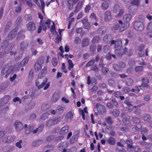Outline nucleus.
I'll use <instances>...</instances> for the list:
<instances>
[{"label": "nucleus", "mask_w": 152, "mask_h": 152, "mask_svg": "<svg viewBox=\"0 0 152 152\" xmlns=\"http://www.w3.org/2000/svg\"><path fill=\"white\" fill-rule=\"evenodd\" d=\"M100 38L99 37L96 36L94 37L91 41L93 43H95L98 42Z\"/></svg>", "instance_id": "79ce46f5"}, {"label": "nucleus", "mask_w": 152, "mask_h": 152, "mask_svg": "<svg viewBox=\"0 0 152 152\" xmlns=\"http://www.w3.org/2000/svg\"><path fill=\"white\" fill-rule=\"evenodd\" d=\"M13 67L12 66H9L6 65L3 68L1 71L2 75H5V77L7 78L9 75L11 73L13 69Z\"/></svg>", "instance_id": "f03ea898"}, {"label": "nucleus", "mask_w": 152, "mask_h": 152, "mask_svg": "<svg viewBox=\"0 0 152 152\" xmlns=\"http://www.w3.org/2000/svg\"><path fill=\"white\" fill-rule=\"evenodd\" d=\"M67 143L66 142H61L59 145L58 148H64V145H66Z\"/></svg>", "instance_id": "338daca9"}, {"label": "nucleus", "mask_w": 152, "mask_h": 152, "mask_svg": "<svg viewBox=\"0 0 152 152\" xmlns=\"http://www.w3.org/2000/svg\"><path fill=\"white\" fill-rule=\"evenodd\" d=\"M119 8V6L118 4H116L114 7L113 10V12L115 13H116L117 10Z\"/></svg>", "instance_id": "680f3d73"}, {"label": "nucleus", "mask_w": 152, "mask_h": 152, "mask_svg": "<svg viewBox=\"0 0 152 152\" xmlns=\"http://www.w3.org/2000/svg\"><path fill=\"white\" fill-rule=\"evenodd\" d=\"M27 27L28 30L30 31H33L36 28L35 24L33 22L30 21L27 25Z\"/></svg>", "instance_id": "1a4fd4ad"}, {"label": "nucleus", "mask_w": 152, "mask_h": 152, "mask_svg": "<svg viewBox=\"0 0 152 152\" xmlns=\"http://www.w3.org/2000/svg\"><path fill=\"white\" fill-rule=\"evenodd\" d=\"M113 115L115 117L118 116L119 114V112L118 110H115L112 113Z\"/></svg>", "instance_id": "052dcab7"}, {"label": "nucleus", "mask_w": 152, "mask_h": 152, "mask_svg": "<svg viewBox=\"0 0 152 152\" xmlns=\"http://www.w3.org/2000/svg\"><path fill=\"white\" fill-rule=\"evenodd\" d=\"M51 21L50 19H48L47 21L44 23L41 24L42 25H40L38 28L37 32L39 33L42 30V27L43 30L45 31L47 27L49 28L51 24Z\"/></svg>", "instance_id": "7ed1b4c3"}, {"label": "nucleus", "mask_w": 152, "mask_h": 152, "mask_svg": "<svg viewBox=\"0 0 152 152\" xmlns=\"http://www.w3.org/2000/svg\"><path fill=\"white\" fill-rule=\"evenodd\" d=\"M91 70L94 71L96 72H97L99 71V69L97 66L96 65H94L91 67Z\"/></svg>", "instance_id": "8fccbe9b"}, {"label": "nucleus", "mask_w": 152, "mask_h": 152, "mask_svg": "<svg viewBox=\"0 0 152 152\" xmlns=\"http://www.w3.org/2000/svg\"><path fill=\"white\" fill-rule=\"evenodd\" d=\"M107 142L109 144L113 145L115 144V140L113 137H110L107 140Z\"/></svg>", "instance_id": "6ab92c4d"}, {"label": "nucleus", "mask_w": 152, "mask_h": 152, "mask_svg": "<svg viewBox=\"0 0 152 152\" xmlns=\"http://www.w3.org/2000/svg\"><path fill=\"white\" fill-rule=\"evenodd\" d=\"M10 96L9 95L5 96L2 99V100L4 102V103H6L10 99Z\"/></svg>", "instance_id": "a19ab883"}, {"label": "nucleus", "mask_w": 152, "mask_h": 152, "mask_svg": "<svg viewBox=\"0 0 152 152\" xmlns=\"http://www.w3.org/2000/svg\"><path fill=\"white\" fill-rule=\"evenodd\" d=\"M15 138L14 135L6 136L3 139V141L5 143H10L13 142Z\"/></svg>", "instance_id": "6e6552de"}, {"label": "nucleus", "mask_w": 152, "mask_h": 152, "mask_svg": "<svg viewBox=\"0 0 152 152\" xmlns=\"http://www.w3.org/2000/svg\"><path fill=\"white\" fill-rule=\"evenodd\" d=\"M15 128L17 131L21 130L23 128L22 123L18 121H16L15 123Z\"/></svg>", "instance_id": "9d476101"}, {"label": "nucleus", "mask_w": 152, "mask_h": 152, "mask_svg": "<svg viewBox=\"0 0 152 152\" xmlns=\"http://www.w3.org/2000/svg\"><path fill=\"white\" fill-rule=\"evenodd\" d=\"M115 53L117 56H121L124 54V53L122 52L121 48L115 49Z\"/></svg>", "instance_id": "b1692460"}, {"label": "nucleus", "mask_w": 152, "mask_h": 152, "mask_svg": "<svg viewBox=\"0 0 152 152\" xmlns=\"http://www.w3.org/2000/svg\"><path fill=\"white\" fill-rule=\"evenodd\" d=\"M6 132L4 130L0 131V139L5 136Z\"/></svg>", "instance_id": "e2e57ef3"}, {"label": "nucleus", "mask_w": 152, "mask_h": 152, "mask_svg": "<svg viewBox=\"0 0 152 152\" xmlns=\"http://www.w3.org/2000/svg\"><path fill=\"white\" fill-rule=\"evenodd\" d=\"M140 0H133L131 2V4H132L138 6L139 5Z\"/></svg>", "instance_id": "3c124183"}, {"label": "nucleus", "mask_w": 152, "mask_h": 152, "mask_svg": "<svg viewBox=\"0 0 152 152\" xmlns=\"http://www.w3.org/2000/svg\"><path fill=\"white\" fill-rule=\"evenodd\" d=\"M102 72L104 74H106L108 71V69L105 67H103L102 69Z\"/></svg>", "instance_id": "774afa93"}, {"label": "nucleus", "mask_w": 152, "mask_h": 152, "mask_svg": "<svg viewBox=\"0 0 152 152\" xmlns=\"http://www.w3.org/2000/svg\"><path fill=\"white\" fill-rule=\"evenodd\" d=\"M28 45L27 42L25 41H23L20 44V49L22 50H24L26 49Z\"/></svg>", "instance_id": "5701e85b"}, {"label": "nucleus", "mask_w": 152, "mask_h": 152, "mask_svg": "<svg viewBox=\"0 0 152 152\" xmlns=\"http://www.w3.org/2000/svg\"><path fill=\"white\" fill-rule=\"evenodd\" d=\"M8 86V84L7 83H4L1 84L0 87V91H1L5 90Z\"/></svg>", "instance_id": "4c0bfd02"}, {"label": "nucleus", "mask_w": 152, "mask_h": 152, "mask_svg": "<svg viewBox=\"0 0 152 152\" xmlns=\"http://www.w3.org/2000/svg\"><path fill=\"white\" fill-rule=\"evenodd\" d=\"M108 2H103L101 6V8L103 10H105L107 9L109 6Z\"/></svg>", "instance_id": "cd10ccee"}, {"label": "nucleus", "mask_w": 152, "mask_h": 152, "mask_svg": "<svg viewBox=\"0 0 152 152\" xmlns=\"http://www.w3.org/2000/svg\"><path fill=\"white\" fill-rule=\"evenodd\" d=\"M52 64L54 66H56L58 63V60L57 59L56 57H53L52 59Z\"/></svg>", "instance_id": "c03bdc74"}, {"label": "nucleus", "mask_w": 152, "mask_h": 152, "mask_svg": "<svg viewBox=\"0 0 152 152\" xmlns=\"http://www.w3.org/2000/svg\"><path fill=\"white\" fill-rule=\"evenodd\" d=\"M133 27L134 29L139 31H141L144 28L143 23L140 21H136L134 22Z\"/></svg>", "instance_id": "39448f33"}, {"label": "nucleus", "mask_w": 152, "mask_h": 152, "mask_svg": "<svg viewBox=\"0 0 152 152\" xmlns=\"http://www.w3.org/2000/svg\"><path fill=\"white\" fill-rule=\"evenodd\" d=\"M125 143L127 144V147L130 148H133V146L132 145L133 142L132 140L130 139L127 140L126 141Z\"/></svg>", "instance_id": "c85d7f7f"}, {"label": "nucleus", "mask_w": 152, "mask_h": 152, "mask_svg": "<svg viewBox=\"0 0 152 152\" xmlns=\"http://www.w3.org/2000/svg\"><path fill=\"white\" fill-rule=\"evenodd\" d=\"M112 39V37L110 35H106L104 37V41L105 43H110Z\"/></svg>", "instance_id": "412c9836"}, {"label": "nucleus", "mask_w": 152, "mask_h": 152, "mask_svg": "<svg viewBox=\"0 0 152 152\" xmlns=\"http://www.w3.org/2000/svg\"><path fill=\"white\" fill-rule=\"evenodd\" d=\"M104 22H108L112 19V17L110 12L109 10L106 11L104 13Z\"/></svg>", "instance_id": "423d86ee"}, {"label": "nucleus", "mask_w": 152, "mask_h": 152, "mask_svg": "<svg viewBox=\"0 0 152 152\" xmlns=\"http://www.w3.org/2000/svg\"><path fill=\"white\" fill-rule=\"evenodd\" d=\"M48 105L46 104H44L42 105L41 108L42 110L45 111L47 110L48 109Z\"/></svg>", "instance_id": "5fc2aeb1"}, {"label": "nucleus", "mask_w": 152, "mask_h": 152, "mask_svg": "<svg viewBox=\"0 0 152 152\" xmlns=\"http://www.w3.org/2000/svg\"><path fill=\"white\" fill-rule=\"evenodd\" d=\"M16 33V32L14 30L10 32L8 35V39L10 40L12 39L15 37Z\"/></svg>", "instance_id": "4be33fe9"}, {"label": "nucleus", "mask_w": 152, "mask_h": 152, "mask_svg": "<svg viewBox=\"0 0 152 152\" xmlns=\"http://www.w3.org/2000/svg\"><path fill=\"white\" fill-rule=\"evenodd\" d=\"M94 63V59H91L87 64L86 65L87 66H90L92 65Z\"/></svg>", "instance_id": "69168bd1"}, {"label": "nucleus", "mask_w": 152, "mask_h": 152, "mask_svg": "<svg viewBox=\"0 0 152 152\" xmlns=\"http://www.w3.org/2000/svg\"><path fill=\"white\" fill-rule=\"evenodd\" d=\"M41 4V6L40 7V9L43 13L44 12V8L45 6V3L43 0H39Z\"/></svg>", "instance_id": "37998d69"}, {"label": "nucleus", "mask_w": 152, "mask_h": 152, "mask_svg": "<svg viewBox=\"0 0 152 152\" xmlns=\"http://www.w3.org/2000/svg\"><path fill=\"white\" fill-rule=\"evenodd\" d=\"M66 118L67 120H71L73 118V115L71 111L69 112L66 115Z\"/></svg>", "instance_id": "2f4dec72"}, {"label": "nucleus", "mask_w": 152, "mask_h": 152, "mask_svg": "<svg viewBox=\"0 0 152 152\" xmlns=\"http://www.w3.org/2000/svg\"><path fill=\"white\" fill-rule=\"evenodd\" d=\"M39 64L38 63H36L34 65L35 69L37 70H40L42 69V66L41 65L43 63V60L41 59L40 60V61H39V59L38 61Z\"/></svg>", "instance_id": "9b49d317"}, {"label": "nucleus", "mask_w": 152, "mask_h": 152, "mask_svg": "<svg viewBox=\"0 0 152 152\" xmlns=\"http://www.w3.org/2000/svg\"><path fill=\"white\" fill-rule=\"evenodd\" d=\"M29 60V57L27 56L25 58L20 64V66H23L27 65Z\"/></svg>", "instance_id": "2eb2a0df"}, {"label": "nucleus", "mask_w": 152, "mask_h": 152, "mask_svg": "<svg viewBox=\"0 0 152 152\" xmlns=\"http://www.w3.org/2000/svg\"><path fill=\"white\" fill-rule=\"evenodd\" d=\"M145 149L149 152H152V144L148 143Z\"/></svg>", "instance_id": "a18cd8bd"}, {"label": "nucleus", "mask_w": 152, "mask_h": 152, "mask_svg": "<svg viewBox=\"0 0 152 152\" xmlns=\"http://www.w3.org/2000/svg\"><path fill=\"white\" fill-rule=\"evenodd\" d=\"M61 118L60 117H57L53 118L49 120L46 123L47 127H49L52 126L60 121Z\"/></svg>", "instance_id": "20e7f679"}, {"label": "nucleus", "mask_w": 152, "mask_h": 152, "mask_svg": "<svg viewBox=\"0 0 152 152\" xmlns=\"http://www.w3.org/2000/svg\"><path fill=\"white\" fill-rule=\"evenodd\" d=\"M96 107L97 108L98 112L100 114H103L106 112L105 107L99 103L96 104Z\"/></svg>", "instance_id": "0eeeda50"}, {"label": "nucleus", "mask_w": 152, "mask_h": 152, "mask_svg": "<svg viewBox=\"0 0 152 152\" xmlns=\"http://www.w3.org/2000/svg\"><path fill=\"white\" fill-rule=\"evenodd\" d=\"M33 70L32 69L31 70L28 75V78L30 79H32L33 77Z\"/></svg>", "instance_id": "0e129e2a"}, {"label": "nucleus", "mask_w": 152, "mask_h": 152, "mask_svg": "<svg viewBox=\"0 0 152 152\" xmlns=\"http://www.w3.org/2000/svg\"><path fill=\"white\" fill-rule=\"evenodd\" d=\"M67 6L68 9L71 10L72 9L73 6L72 1L71 0H68L67 1Z\"/></svg>", "instance_id": "bb28decb"}, {"label": "nucleus", "mask_w": 152, "mask_h": 152, "mask_svg": "<svg viewBox=\"0 0 152 152\" xmlns=\"http://www.w3.org/2000/svg\"><path fill=\"white\" fill-rule=\"evenodd\" d=\"M125 83L127 86H131L133 85V81L132 79L127 78L126 80Z\"/></svg>", "instance_id": "393cba45"}, {"label": "nucleus", "mask_w": 152, "mask_h": 152, "mask_svg": "<svg viewBox=\"0 0 152 152\" xmlns=\"http://www.w3.org/2000/svg\"><path fill=\"white\" fill-rule=\"evenodd\" d=\"M89 18L91 21H96L97 18L94 13H92L90 15Z\"/></svg>", "instance_id": "e433bc0d"}, {"label": "nucleus", "mask_w": 152, "mask_h": 152, "mask_svg": "<svg viewBox=\"0 0 152 152\" xmlns=\"http://www.w3.org/2000/svg\"><path fill=\"white\" fill-rule=\"evenodd\" d=\"M22 56V53L20 54L19 56L18 54L16 53L15 54V59L16 61H18L19 60L21 57Z\"/></svg>", "instance_id": "603ef678"}, {"label": "nucleus", "mask_w": 152, "mask_h": 152, "mask_svg": "<svg viewBox=\"0 0 152 152\" xmlns=\"http://www.w3.org/2000/svg\"><path fill=\"white\" fill-rule=\"evenodd\" d=\"M132 18L131 15L129 13H127L124 15L123 17V20L125 22L128 23Z\"/></svg>", "instance_id": "f8f14e48"}, {"label": "nucleus", "mask_w": 152, "mask_h": 152, "mask_svg": "<svg viewBox=\"0 0 152 152\" xmlns=\"http://www.w3.org/2000/svg\"><path fill=\"white\" fill-rule=\"evenodd\" d=\"M41 140H37L33 142L32 143V145L34 147H37L41 145L42 142Z\"/></svg>", "instance_id": "72a5a7b5"}, {"label": "nucleus", "mask_w": 152, "mask_h": 152, "mask_svg": "<svg viewBox=\"0 0 152 152\" xmlns=\"http://www.w3.org/2000/svg\"><path fill=\"white\" fill-rule=\"evenodd\" d=\"M69 129V128L68 126L67 125H66L62 128L61 130H60V133L62 134H65L67 133Z\"/></svg>", "instance_id": "f3484780"}, {"label": "nucleus", "mask_w": 152, "mask_h": 152, "mask_svg": "<svg viewBox=\"0 0 152 152\" xmlns=\"http://www.w3.org/2000/svg\"><path fill=\"white\" fill-rule=\"evenodd\" d=\"M21 21V17H19L17 18L15 21V24L16 25H19Z\"/></svg>", "instance_id": "bf43d9fd"}, {"label": "nucleus", "mask_w": 152, "mask_h": 152, "mask_svg": "<svg viewBox=\"0 0 152 152\" xmlns=\"http://www.w3.org/2000/svg\"><path fill=\"white\" fill-rule=\"evenodd\" d=\"M49 114L48 111L44 113L41 117V119L42 120H44L46 118H47Z\"/></svg>", "instance_id": "58836bf2"}, {"label": "nucleus", "mask_w": 152, "mask_h": 152, "mask_svg": "<svg viewBox=\"0 0 152 152\" xmlns=\"http://www.w3.org/2000/svg\"><path fill=\"white\" fill-rule=\"evenodd\" d=\"M129 26V24L127 22H125L121 25L119 31L121 32L126 29Z\"/></svg>", "instance_id": "4468645a"}, {"label": "nucleus", "mask_w": 152, "mask_h": 152, "mask_svg": "<svg viewBox=\"0 0 152 152\" xmlns=\"http://www.w3.org/2000/svg\"><path fill=\"white\" fill-rule=\"evenodd\" d=\"M64 107L61 106H59L56 109V112L57 113H60L62 112L64 109Z\"/></svg>", "instance_id": "ea45409f"}, {"label": "nucleus", "mask_w": 152, "mask_h": 152, "mask_svg": "<svg viewBox=\"0 0 152 152\" xmlns=\"http://www.w3.org/2000/svg\"><path fill=\"white\" fill-rule=\"evenodd\" d=\"M68 69L69 70H71L72 68L73 67L74 65L70 59L68 60Z\"/></svg>", "instance_id": "c9c22d12"}, {"label": "nucleus", "mask_w": 152, "mask_h": 152, "mask_svg": "<svg viewBox=\"0 0 152 152\" xmlns=\"http://www.w3.org/2000/svg\"><path fill=\"white\" fill-rule=\"evenodd\" d=\"M143 68V67L142 66H138L135 67V70L136 72H140L142 71Z\"/></svg>", "instance_id": "09e8293b"}, {"label": "nucleus", "mask_w": 152, "mask_h": 152, "mask_svg": "<svg viewBox=\"0 0 152 152\" xmlns=\"http://www.w3.org/2000/svg\"><path fill=\"white\" fill-rule=\"evenodd\" d=\"M89 44V40L87 38H85L82 39V44L83 46H86Z\"/></svg>", "instance_id": "c756f323"}, {"label": "nucleus", "mask_w": 152, "mask_h": 152, "mask_svg": "<svg viewBox=\"0 0 152 152\" xmlns=\"http://www.w3.org/2000/svg\"><path fill=\"white\" fill-rule=\"evenodd\" d=\"M83 25V27L85 29H88L90 27V25L89 22H88Z\"/></svg>", "instance_id": "de8ad7c7"}, {"label": "nucleus", "mask_w": 152, "mask_h": 152, "mask_svg": "<svg viewBox=\"0 0 152 152\" xmlns=\"http://www.w3.org/2000/svg\"><path fill=\"white\" fill-rule=\"evenodd\" d=\"M34 127L33 126H30L29 127L27 128L25 131V133L26 134H29L30 133L32 132L33 129H34Z\"/></svg>", "instance_id": "7c9ffc66"}, {"label": "nucleus", "mask_w": 152, "mask_h": 152, "mask_svg": "<svg viewBox=\"0 0 152 152\" xmlns=\"http://www.w3.org/2000/svg\"><path fill=\"white\" fill-rule=\"evenodd\" d=\"M122 46V41L121 39H118L115 41V48H121Z\"/></svg>", "instance_id": "aec40b11"}, {"label": "nucleus", "mask_w": 152, "mask_h": 152, "mask_svg": "<svg viewBox=\"0 0 152 152\" xmlns=\"http://www.w3.org/2000/svg\"><path fill=\"white\" fill-rule=\"evenodd\" d=\"M120 27V26L118 24H115L112 28V30L113 31H115L118 30Z\"/></svg>", "instance_id": "864d4df0"}, {"label": "nucleus", "mask_w": 152, "mask_h": 152, "mask_svg": "<svg viewBox=\"0 0 152 152\" xmlns=\"http://www.w3.org/2000/svg\"><path fill=\"white\" fill-rule=\"evenodd\" d=\"M142 86L144 87H148L149 86L147 84L148 83L149 80L147 77H144L142 79Z\"/></svg>", "instance_id": "dca6fc26"}, {"label": "nucleus", "mask_w": 152, "mask_h": 152, "mask_svg": "<svg viewBox=\"0 0 152 152\" xmlns=\"http://www.w3.org/2000/svg\"><path fill=\"white\" fill-rule=\"evenodd\" d=\"M82 4V2L81 1H79L75 7V9L74 10L75 13L78 12L80 11V9L81 8Z\"/></svg>", "instance_id": "a211bd4d"}, {"label": "nucleus", "mask_w": 152, "mask_h": 152, "mask_svg": "<svg viewBox=\"0 0 152 152\" xmlns=\"http://www.w3.org/2000/svg\"><path fill=\"white\" fill-rule=\"evenodd\" d=\"M106 121L107 123L109 124H111L113 123V121L111 118L110 116H107L105 118Z\"/></svg>", "instance_id": "49530a36"}, {"label": "nucleus", "mask_w": 152, "mask_h": 152, "mask_svg": "<svg viewBox=\"0 0 152 152\" xmlns=\"http://www.w3.org/2000/svg\"><path fill=\"white\" fill-rule=\"evenodd\" d=\"M59 97L60 96L58 94H54L51 98V101L52 102H55L59 99Z\"/></svg>", "instance_id": "a878e982"}, {"label": "nucleus", "mask_w": 152, "mask_h": 152, "mask_svg": "<svg viewBox=\"0 0 152 152\" xmlns=\"http://www.w3.org/2000/svg\"><path fill=\"white\" fill-rule=\"evenodd\" d=\"M132 148L134 149V151L135 152H140L141 151V149L138 146H136L134 147L133 146V148Z\"/></svg>", "instance_id": "6e6d98bb"}, {"label": "nucleus", "mask_w": 152, "mask_h": 152, "mask_svg": "<svg viewBox=\"0 0 152 152\" xmlns=\"http://www.w3.org/2000/svg\"><path fill=\"white\" fill-rule=\"evenodd\" d=\"M124 13V10L123 9H121L119 10L118 14L115 16L116 18H119L120 17L122 16Z\"/></svg>", "instance_id": "f704fd0d"}, {"label": "nucleus", "mask_w": 152, "mask_h": 152, "mask_svg": "<svg viewBox=\"0 0 152 152\" xmlns=\"http://www.w3.org/2000/svg\"><path fill=\"white\" fill-rule=\"evenodd\" d=\"M44 125L43 124H41L37 128H36L35 130L33 129L32 131L33 134L39 133L42 131L44 127Z\"/></svg>", "instance_id": "ddd939ff"}, {"label": "nucleus", "mask_w": 152, "mask_h": 152, "mask_svg": "<svg viewBox=\"0 0 152 152\" xmlns=\"http://www.w3.org/2000/svg\"><path fill=\"white\" fill-rule=\"evenodd\" d=\"M142 118L145 121H148L151 119V117L149 115L145 114L142 115Z\"/></svg>", "instance_id": "473e14b6"}, {"label": "nucleus", "mask_w": 152, "mask_h": 152, "mask_svg": "<svg viewBox=\"0 0 152 152\" xmlns=\"http://www.w3.org/2000/svg\"><path fill=\"white\" fill-rule=\"evenodd\" d=\"M141 111L140 109H137L134 111V113L136 115H138L141 114Z\"/></svg>", "instance_id": "4d7b16f0"}, {"label": "nucleus", "mask_w": 152, "mask_h": 152, "mask_svg": "<svg viewBox=\"0 0 152 152\" xmlns=\"http://www.w3.org/2000/svg\"><path fill=\"white\" fill-rule=\"evenodd\" d=\"M103 50L105 53L108 52L110 49V47L109 46L106 45L104 46L103 48Z\"/></svg>", "instance_id": "13d9d810"}, {"label": "nucleus", "mask_w": 152, "mask_h": 152, "mask_svg": "<svg viewBox=\"0 0 152 152\" xmlns=\"http://www.w3.org/2000/svg\"><path fill=\"white\" fill-rule=\"evenodd\" d=\"M48 80L47 78L44 79L43 77H40L39 76L35 81V86L37 88H41L45 85Z\"/></svg>", "instance_id": "f257e3e1"}]
</instances>
